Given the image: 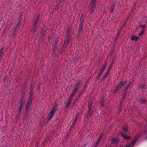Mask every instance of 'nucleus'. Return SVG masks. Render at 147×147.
Instances as JSON below:
<instances>
[{
	"label": "nucleus",
	"mask_w": 147,
	"mask_h": 147,
	"mask_svg": "<svg viewBox=\"0 0 147 147\" xmlns=\"http://www.w3.org/2000/svg\"><path fill=\"white\" fill-rule=\"evenodd\" d=\"M92 115V112L91 111V110L90 111L88 110V112L87 113V118L89 116H91Z\"/></svg>",
	"instance_id": "18"
},
{
	"label": "nucleus",
	"mask_w": 147,
	"mask_h": 147,
	"mask_svg": "<svg viewBox=\"0 0 147 147\" xmlns=\"http://www.w3.org/2000/svg\"><path fill=\"white\" fill-rule=\"evenodd\" d=\"M114 6L112 7H111V9L110 10V11L111 12H113L114 9Z\"/></svg>",
	"instance_id": "31"
},
{
	"label": "nucleus",
	"mask_w": 147,
	"mask_h": 147,
	"mask_svg": "<svg viewBox=\"0 0 147 147\" xmlns=\"http://www.w3.org/2000/svg\"><path fill=\"white\" fill-rule=\"evenodd\" d=\"M57 45H53V53H54L57 49Z\"/></svg>",
	"instance_id": "16"
},
{
	"label": "nucleus",
	"mask_w": 147,
	"mask_h": 147,
	"mask_svg": "<svg viewBox=\"0 0 147 147\" xmlns=\"http://www.w3.org/2000/svg\"><path fill=\"white\" fill-rule=\"evenodd\" d=\"M71 32V29L69 28H67V33L66 36L68 39H69V38L70 34Z\"/></svg>",
	"instance_id": "13"
},
{
	"label": "nucleus",
	"mask_w": 147,
	"mask_h": 147,
	"mask_svg": "<svg viewBox=\"0 0 147 147\" xmlns=\"http://www.w3.org/2000/svg\"><path fill=\"white\" fill-rule=\"evenodd\" d=\"M139 138V137L138 136H136L134 138V139L132 140L131 143L129 144V145H128L127 146V147H133L134 146Z\"/></svg>",
	"instance_id": "6"
},
{
	"label": "nucleus",
	"mask_w": 147,
	"mask_h": 147,
	"mask_svg": "<svg viewBox=\"0 0 147 147\" xmlns=\"http://www.w3.org/2000/svg\"><path fill=\"white\" fill-rule=\"evenodd\" d=\"M3 50H4V48L3 47H2L0 49V51L3 52Z\"/></svg>",
	"instance_id": "38"
},
{
	"label": "nucleus",
	"mask_w": 147,
	"mask_h": 147,
	"mask_svg": "<svg viewBox=\"0 0 147 147\" xmlns=\"http://www.w3.org/2000/svg\"><path fill=\"white\" fill-rule=\"evenodd\" d=\"M32 101V97H30L28 100V101L26 104L25 110L26 112L28 110L29 107L30 106Z\"/></svg>",
	"instance_id": "7"
},
{
	"label": "nucleus",
	"mask_w": 147,
	"mask_h": 147,
	"mask_svg": "<svg viewBox=\"0 0 147 147\" xmlns=\"http://www.w3.org/2000/svg\"><path fill=\"white\" fill-rule=\"evenodd\" d=\"M105 100L104 99H102L100 101L101 106L102 107H103L104 105Z\"/></svg>",
	"instance_id": "21"
},
{
	"label": "nucleus",
	"mask_w": 147,
	"mask_h": 147,
	"mask_svg": "<svg viewBox=\"0 0 147 147\" xmlns=\"http://www.w3.org/2000/svg\"><path fill=\"white\" fill-rule=\"evenodd\" d=\"M123 129L125 132H127L128 131V129L127 127H123Z\"/></svg>",
	"instance_id": "23"
},
{
	"label": "nucleus",
	"mask_w": 147,
	"mask_h": 147,
	"mask_svg": "<svg viewBox=\"0 0 147 147\" xmlns=\"http://www.w3.org/2000/svg\"><path fill=\"white\" fill-rule=\"evenodd\" d=\"M126 83H119L118 85L116 87V89L114 91V92L115 93H116L117 91L120 89L122 87H123V90L124 92L123 94L124 95L123 96L124 98L127 93V90L130 86V84L127 86L126 85Z\"/></svg>",
	"instance_id": "1"
},
{
	"label": "nucleus",
	"mask_w": 147,
	"mask_h": 147,
	"mask_svg": "<svg viewBox=\"0 0 147 147\" xmlns=\"http://www.w3.org/2000/svg\"><path fill=\"white\" fill-rule=\"evenodd\" d=\"M110 67L109 69V70H108L107 71V72H106V74L107 75L108 74V73H109V71H110Z\"/></svg>",
	"instance_id": "36"
},
{
	"label": "nucleus",
	"mask_w": 147,
	"mask_h": 147,
	"mask_svg": "<svg viewBox=\"0 0 147 147\" xmlns=\"http://www.w3.org/2000/svg\"><path fill=\"white\" fill-rule=\"evenodd\" d=\"M83 27V25L82 23H81L79 25V30H82Z\"/></svg>",
	"instance_id": "25"
},
{
	"label": "nucleus",
	"mask_w": 147,
	"mask_h": 147,
	"mask_svg": "<svg viewBox=\"0 0 147 147\" xmlns=\"http://www.w3.org/2000/svg\"><path fill=\"white\" fill-rule=\"evenodd\" d=\"M139 101L141 104H142L146 103V100L145 99L141 98L139 100Z\"/></svg>",
	"instance_id": "17"
},
{
	"label": "nucleus",
	"mask_w": 147,
	"mask_h": 147,
	"mask_svg": "<svg viewBox=\"0 0 147 147\" xmlns=\"http://www.w3.org/2000/svg\"><path fill=\"white\" fill-rule=\"evenodd\" d=\"M7 79V77L6 76H5L4 78V82H5V80H6Z\"/></svg>",
	"instance_id": "42"
},
{
	"label": "nucleus",
	"mask_w": 147,
	"mask_h": 147,
	"mask_svg": "<svg viewBox=\"0 0 147 147\" xmlns=\"http://www.w3.org/2000/svg\"><path fill=\"white\" fill-rule=\"evenodd\" d=\"M145 29L143 28L142 30L140 32L139 34V36H141L142 34H144L145 32Z\"/></svg>",
	"instance_id": "20"
},
{
	"label": "nucleus",
	"mask_w": 147,
	"mask_h": 147,
	"mask_svg": "<svg viewBox=\"0 0 147 147\" xmlns=\"http://www.w3.org/2000/svg\"><path fill=\"white\" fill-rule=\"evenodd\" d=\"M139 39V37L137 36H133L131 37V40H132L137 41Z\"/></svg>",
	"instance_id": "14"
},
{
	"label": "nucleus",
	"mask_w": 147,
	"mask_h": 147,
	"mask_svg": "<svg viewBox=\"0 0 147 147\" xmlns=\"http://www.w3.org/2000/svg\"><path fill=\"white\" fill-rule=\"evenodd\" d=\"M86 86V85L85 86Z\"/></svg>",
	"instance_id": "50"
},
{
	"label": "nucleus",
	"mask_w": 147,
	"mask_h": 147,
	"mask_svg": "<svg viewBox=\"0 0 147 147\" xmlns=\"http://www.w3.org/2000/svg\"><path fill=\"white\" fill-rule=\"evenodd\" d=\"M20 104H25V102L24 101V99L23 98H20Z\"/></svg>",
	"instance_id": "24"
},
{
	"label": "nucleus",
	"mask_w": 147,
	"mask_h": 147,
	"mask_svg": "<svg viewBox=\"0 0 147 147\" xmlns=\"http://www.w3.org/2000/svg\"><path fill=\"white\" fill-rule=\"evenodd\" d=\"M100 141L98 140L96 143V145H98V144L99 143Z\"/></svg>",
	"instance_id": "39"
},
{
	"label": "nucleus",
	"mask_w": 147,
	"mask_h": 147,
	"mask_svg": "<svg viewBox=\"0 0 147 147\" xmlns=\"http://www.w3.org/2000/svg\"><path fill=\"white\" fill-rule=\"evenodd\" d=\"M96 0H90V3L89 5L88 8L89 10L91 12H92L96 6Z\"/></svg>",
	"instance_id": "4"
},
{
	"label": "nucleus",
	"mask_w": 147,
	"mask_h": 147,
	"mask_svg": "<svg viewBox=\"0 0 147 147\" xmlns=\"http://www.w3.org/2000/svg\"><path fill=\"white\" fill-rule=\"evenodd\" d=\"M30 86L31 88L30 91H32L33 92L34 87V83H31Z\"/></svg>",
	"instance_id": "22"
},
{
	"label": "nucleus",
	"mask_w": 147,
	"mask_h": 147,
	"mask_svg": "<svg viewBox=\"0 0 147 147\" xmlns=\"http://www.w3.org/2000/svg\"><path fill=\"white\" fill-rule=\"evenodd\" d=\"M140 27H142V28H143L145 29L146 28V26L145 25H142L140 26Z\"/></svg>",
	"instance_id": "29"
},
{
	"label": "nucleus",
	"mask_w": 147,
	"mask_h": 147,
	"mask_svg": "<svg viewBox=\"0 0 147 147\" xmlns=\"http://www.w3.org/2000/svg\"><path fill=\"white\" fill-rule=\"evenodd\" d=\"M33 91H30L29 93L30 97H31L33 95Z\"/></svg>",
	"instance_id": "27"
},
{
	"label": "nucleus",
	"mask_w": 147,
	"mask_h": 147,
	"mask_svg": "<svg viewBox=\"0 0 147 147\" xmlns=\"http://www.w3.org/2000/svg\"><path fill=\"white\" fill-rule=\"evenodd\" d=\"M102 138V136L100 135L99 136V137L98 140L100 141V139H101Z\"/></svg>",
	"instance_id": "37"
},
{
	"label": "nucleus",
	"mask_w": 147,
	"mask_h": 147,
	"mask_svg": "<svg viewBox=\"0 0 147 147\" xmlns=\"http://www.w3.org/2000/svg\"><path fill=\"white\" fill-rule=\"evenodd\" d=\"M16 30H15L13 32V34H12L13 35V37L15 36V35L16 34Z\"/></svg>",
	"instance_id": "30"
},
{
	"label": "nucleus",
	"mask_w": 147,
	"mask_h": 147,
	"mask_svg": "<svg viewBox=\"0 0 147 147\" xmlns=\"http://www.w3.org/2000/svg\"><path fill=\"white\" fill-rule=\"evenodd\" d=\"M75 124H74V123H72V124L71 125V126L70 128L69 129V131H71V129L73 128L74 127V126Z\"/></svg>",
	"instance_id": "26"
},
{
	"label": "nucleus",
	"mask_w": 147,
	"mask_h": 147,
	"mask_svg": "<svg viewBox=\"0 0 147 147\" xmlns=\"http://www.w3.org/2000/svg\"><path fill=\"white\" fill-rule=\"evenodd\" d=\"M97 146H98V145H96L94 146V147H97Z\"/></svg>",
	"instance_id": "47"
},
{
	"label": "nucleus",
	"mask_w": 147,
	"mask_h": 147,
	"mask_svg": "<svg viewBox=\"0 0 147 147\" xmlns=\"http://www.w3.org/2000/svg\"><path fill=\"white\" fill-rule=\"evenodd\" d=\"M24 104H20V105L19 107L18 112L19 113L18 114V116L20 115V113H21L22 111V108L24 106Z\"/></svg>",
	"instance_id": "9"
},
{
	"label": "nucleus",
	"mask_w": 147,
	"mask_h": 147,
	"mask_svg": "<svg viewBox=\"0 0 147 147\" xmlns=\"http://www.w3.org/2000/svg\"><path fill=\"white\" fill-rule=\"evenodd\" d=\"M59 41L58 40H56L55 41H54V45H57V44L58 43Z\"/></svg>",
	"instance_id": "28"
},
{
	"label": "nucleus",
	"mask_w": 147,
	"mask_h": 147,
	"mask_svg": "<svg viewBox=\"0 0 147 147\" xmlns=\"http://www.w3.org/2000/svg\"><path fill=\"white\" fill-rule=\"evenodd\" d=\"M110 67L109 69V70H108L107 71V72H106V74L107 75L108 74V73H109V71H110Z\"/></svg>",
	"instance_id": "35"
},
{
	"label": "nucleus",
	"mask_w": 147,
	"mask_h": 147,
	"mask_svg": "<svg viewBox=\"0 0 147 147\" xmlns=\"http://www.w3.org/2000/svg\"><path fill=\"white\" fill-rule=\"evenodd\" d=\"M58 105L57 104H54L52 107L51 112L47 116L48 121L51 120L54 115L56 109H58Z\"/></svg>",
	"instance_id": "2"
},
{
	"label": "nucleus",
	"mask_w": 147,
	"mask_h": 147,
	"mask_svg": "<svg viewBox=\"0 0 147 147\" xmlns=\"http://www.w3.org/2000/svg\"><path fill=\"white\" fill-rule=\"evenodd\" d=\"M116 35H117V36H118L119 35H118V33H117V34H116Z\"/></svg>",
	"instance_id": "46"
},
{
	"label": "nucleus",
	"mask_w": 147,
	"mask_h": 147,
	"mask_svg": "<svg viewBox=\"0 0 147 147\" xmlns=\"http://www.w3.org/2000/svg\"><path fill=\"white\" fill-rule=\"evenodd\" d=\"M59 8V7L58 5H57L55 7V10H57Z\"/></svg>",
	"instance_id": "32"
},
{
	"label": "nucleus",
	"mask_w": 147,
	"mask_h": 147,
	"mask_svg": "<svg viewBox=\"0 0 147 147\" xmlns=\"http://www.w3.org/2000/svg\"><path fill=\"white\" fill-rule=\"evenodd\" d=\"M65 48V47H64L63 46L62 47V50L64 51Z\"/></svg>",
	"instance_id": "43"
},
{
	"label": "nucleus",
	"mask_w": 147,
	"mask_h": 147,
	"mask_svg": "<svg viewBox=\"0 0 147 147\" xmlns=\"http://www.w3.org/2000/svg\"><path fill=\"white\" fill-rule=\"evenodd\" d=\"M78 115H77L76 117H75V119H74V121L73 122V123L74 124H75L78 119Z\"/></svg>",
	"instance_id": "19"
},
{
	"label": "nucleus",
	"mask_w": 147,
	"mask_h": 147,
	"mask_svg": "<svg viewBox=\"0 0 147 147\" xmlns=\"http://www.w3.org/2000/svg\"><path fill=\"white\" fill-rule=\"evenodd\" d=\"M110 67L109 69V70H108L107 71V72H106V74L107 75L108 74V73H109V71H110Z\"/></svg>",
	"instance_id": "34"
},
{
	"label": "nucleus",
	"mask_w": 147,
	"mask_h": 147,
	"mask_svg": "<svg viewBox=\"0 0 147 147\" xmlns=\"http://www.w3.org/2000/svg\"><path fill=\"white\" fill-rule=\"evenodd\" d=\"M144 83H143L142 85V88H144Z\"/></svg>",
	"instance_id": "44"
},
{
	"label": "nucleus",
	"mask_w": 147,
	"mask_h": 147,
	"mask_svg": "<svg viewBox=\"0 0 147 147\" xmlns=\"http://www.w3.org/2000/svg\"><path fill=\"white\" fill-rule=\"evenodd\" d=\"M121 32V30H120L118 32V35H119V34H120V33Z\"/></svg>",
	"instance_id": "40"
},
{
	"label": "nucleus",
	"mask_w": 147,
	"mask_h": 147,
	"mask_svg": "<svg viewBox=\"0 0 147 147\" xmlns=\"http://www.w3.org/2000/svg\"><path fill=\"white\" fill-rule=\"evenodd\" d=\"M111 144L115 145L119 143L120 140L119 138H113L111 140Z\"/></svg>",
	"instance_id": "8"
},
{
	"label": "nucleus",
	"mask_w": 147,
	"mask_h": 147,
	"mask_svg": "<svg viewBox=\"0 0 147 147\" xmlns=\"http://www.w3.org/2000/svg\"><path fill=\"white\" fill-rule=\"evenodd\" d=\"M40 15H38L36 19V20L33 24V25L34 27L32 28V30L34 32H35L37 31V30L38 26V25H37L39 22V19L40 18Z\"/></svg>",
	"instance_id": "5"
},
{
	"label": "nucleus",
	"mask_w": 147,
	"mask_h": 147,
	"mask_svg": "<svg viewBox=\"0 0 147 147\" xmlns=\"http://www.w3.org/2000/svg\"><path fill=\"white\" fill-rule=\"evenodd\" d=\"M73 100V99L68 98V101L67 102L65 105V107L67 108H68Z\"/></svg>",
	"instance_id": "11"
},
{
	"label": "nucleus",
	"mask_w": 147,
	"mask_h": 147,
	"mask_svg": "<svg viewBox=\"0 0 147 147\" xmlns=\"http://www.w3.org/2000/svg\"><path fill=\"white\" fill-rule=\"evenodd\" d=\"M113 61H113V62H112V63H111V66L110 67V68L112 67V65L113 64Z\"/></svg>",
	"instance_id": "41"
},
{
	"label": "nucleus",
	"mask_w": 147,
	"mask_h": 147,
	"mask_svg": "<svg viewBox=\"0 0 147 147\" xmlns=\"http://www.w3.org/2000/svg\"><path fill=\"white\" fill-rule=\"evenodd\" d=\"M107 62L105 63L100 69V74H102L103 72V71L105 70V68L107 65Z\"/></svg>",
	"instance_id": "10"
},
{
	"label": "nucleus",
	"mask_w": 147,
	"mask_h": 147,
	"mask_svg": "<svg viewBox=\"0 0 147 147\" xmlns=\"http://www.w3.org/2000/svg\"><path fill=\"white\" fill-rule=\"evenodd\" d=\"M110 67L109 69V70H108L107 71V72H106V74L107 75L108 74V73H109V71H110Z\"/></svg>",
	"instance_id": "33"
},
{
	"label": "nucleus",
	"mask_w": 147,
	"mask_h": 147,
	"mask_svg": "<svg viewBox=\"0 0 147 147\" xmlns=\"http://www.w3.org/2000/svg\"><path fill=\"white\" fill-rule=\"evenodd\" d=\"M92 106V103L91 101H89L88 102V110L90 111V110H91V108Z\"/></svg>",
	"instance_id": "15"
},
{
	"label": "nucleus",
	"mask_w": 147,
	"mask_h": 147,
	"mask_svg": "<svg viewBox=\"0 0 147 147\" xmlns=\"http://www.w3.org/2000/svg\"><path fill=\"white\" fill-rule=\"evenodd\" d=\"M79 89V83H76V84L74 85V88L71 92L69 98L71 99H73L72 98L74 96L78 90Z\"/></svg>",
	"instance_id": "3"
},
{
	"label": "nucleus",
	"mask_w": 147,
	"mask_h": 147,
	"mask_svg": "<svg viewBox=\"0 0 147 147\" xmlns=\"http://www.w3.org/2000/svg\"><path fill=\"white\" fill-rule=\"evenodd\" d=\"M121 135L123 138L125 139L126 140L129 139L131 138L130 136H127L124 135L122 132L121 133Z\"/></svg>",
	"instance_id": "12"
},
{
	"label": "nucleus",
	"mask_w": 147,
	"mask_h": 147,
	"mask_svg": "<svg viewBox=\"0 0 147 147\" xmlns=\"http://www.w3.org/2000/svg\"><path fill=\"white\" fill-rule=\"evenodd\" d=\"M120 83H123V82H121Z\"/></svg>",
	"instance_id": "49"
},
{
	"label": "nucleus",
	"mask_w": 147,
	"mask_h": 147,
	"mask_svg": "<svg viewBox=\"0 0 147 147\" xmlns=\"http://www.w3.org/2000/svg\"><path fill=\"white\" fill-rule=\"evenodd\" d=\"M107 76L106 74H105V76H104V78H105L106 77V76Z\"/></svg>",
	"instance_id": "45"
},
{
	"label": "nucleus",
	"mask_w": 147,
	"mask_h": 147,
	"mask_svg": "<svg viewBox=\"0 0 147 147\" xmlns=\"http://www.w3.org/2000/svg\"><path fill=\"white\" fill-rule=\"evenodd\" d=\"M146 139H147V136L146 137Z\"/></svg>",
	"instance_id": "48"
}]
</instances>
